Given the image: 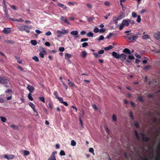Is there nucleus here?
Returning a JSON list of instances; mask_svg holds the SVG:
<instances>
[{
	"label": "nucleus",
	"mask_w": 160,
	"mask_h": 160,
	"mask_svg": "<svg viewBox=\"0 0 160 160\" xmlns=\"http://www.w3.org/2000/svg\"><path fill=\"white\" fill-rule=\"evenodd\" d=\"M154 37L157 40H160V32L157 31L153 35Z\"/></svg>",
	"instance_id": "1a4fd4ad"
},
{
	"label": "nucleus",
	"mask_w": 160,
	"mask_h": 160,
	"mask_svg": "<svg viewBox=\"0 0 160 160\" xmlns=\"http://www.w3.org/2000/svg\"><path fill=\"white\" fill-rule=\"evenodd\" d=\"M86 34V32L84 31H82L80 32V34L81 35H84Z\"/></svg>",
	"instance_id": "e2e57ef3"
},
{
	"label": "nucleus",
	"mask_w": 160,
	"mask_h": 160,
	"mask_svg": "<svg viewBox=\"0 0 160 160\" xmlns=\"http://www.w3.org/2000/svg\"><path fill=\"white\" fill-rule=\"evenodd\" d=\"M88 44L87 42H84L82 44V47H85L88 45Z\"/></svg>",
	"instance_id": "13d9d810"
},
{
	"label": "nucleus",
	"mask_w": 160,
	"mask_h": 160,
	"mask_svg": "<svg viewBox=\"0 0 160 160\" xmlns=\"http://www.w3.org/2000/svg\"><path fill=\"white\" fill-rule=\"evenodd\" d=\"M35 32L38 34H39L42 33V32L38 29H36L35 30Z\"/></svg>",
	"instance_id": "052dcab7"
},
{
	"label": "nucleus",
	"mask_w": 160,
	"mask_h": 160,
	"mask_svg": "<svg viewBox=\"0 0 160 160\" xmlns=\"http://www.w3.org/2000/svg\"><path fill=\"white\" fill-rule=\"evenodd\" d=\"M23 153H24V156L28 155L30 154V152L29 151H27V150H24L23 151Z\"/></svg>",
	"instance_id": "b1692460"
},
{
	"label": "nucleus",
	"mask_w": 160,
	"mask_h": 160,
	"mask_svg": "<svg viewBox=\"0 0 160 160\" xmlns=\"http://www.w3.org/2000/svg\"><path fill=\"white\" fill-rule=\"evenodd\" d=\"M45 35L47 36H49L51 35V32L50 31H48L45 33Z\"/></svg>",
	"instance_id": "bf43d9fd"
},
{
	"label": "nucleus",
	"mask_w": 160,
	"mask_h": 160,
	"mask_svg": "<svg viewBox=\"0 0 160 160\" xmlns=\"http://www.w3.org/2000/svg\"><path fill=\"white\" fill-rule=\"evenodd\" d=\"M138 100H139V101L142 102H144V100L143 98L141 96H139L138 97Z\"/></svg>",
	"instance_id": "37998d69"
},
{
	"label": "nucleus",
	"mask_w": 160,
	"mask_h": 160,
	"mask_svg": "<svg viewBox=\"0 0 160 160\" xmlns=\"http://www.w3.org/2000/svg\"><path fill=\"white\" fill-rule=\"evenodd\" d=\"M70 34L72 36H74V39H76L77 38L79 37L78 35V32L77 30H73L71 32Z\"/></svg>",
	"instance_id": "39448f33"
},
{
	"label": "nucleus",
	"mask_w": 160,
	"mask_h": 160,
	"mask_svg": "<svg viewBox=\"0 0 160 160\" xmlns=\"http://www.w3.org/2000/svg\"><path fill=\"white\" fill-rule=\"evenodd\" d=\"M105 130L106 131V132L108 134H109V130L106 126L105 127Z\"/></svg>",
	"instance_id": "3c124183"
},
{
	"label": "nucleus",
	"mask_w": 160,
	"mask_h": 160,
	"mask_svg": "<svg viewBox=\"0 0 160 160\" xmlns=\"http://www.w3.org/2000/svg\"><path fill=\"white\" fill-rule=\"evenodd\" d=\"M31 43L32 44V45H34V46L36 45L37 44V42L35 40H31Z\"/></svg>",
	"instance_id": "473e14b6"
},
{
	"label": "nucleus",
	"mask_w": 160,
	"mask_h": 160,
	"mask_svg": "<svg viewBox=\"0 0 160 160\" xmlns=\"http://www.w3.org/2000/svg\"><path fill=\"white\" fill-rule=\"evenodd\" d=\"M57 4L58 6H59L60 7L63 8V9H66L67 8V7L63 4L58 2L57 3Z\"/></svg>",
	"instance_id": "2eb2a0df"
},
{
	"label": "nucleus",
	"mask_w": 160,
	"mask_h": 160,
	"mask_svg": "<svg viewBox=\"0 0 160 160\" xmlns=\"http://www.w3.org/2000/svg\"><path fill=\"white\" fill-rule=\"evenodd\" d=\"M89 151L90 152L92 153L93 155L94 154V149L92 148H89Z\"/></svg>",
	"instance_id": "de8ad7c7"
},
{
	"label": "nucleus",
	"mask_w": 160,
	"mask_h": 160,
	"mask_svg": "<svg viewBox=\"0 0 160 160\" xmlns=\"http://www.w3.org/2000/svg\"><path fill=\"white\" fill-rule=\"evenodd\" d=\"M0 83L3 84L5 87H9L11 86L10 83L7 81H0Z\"/></svg>",
	"instance_id": "0eeeda50"
},
{
	"label": "nucleus",
	"mask_w": 160,
	"mask_h": 160,
	"mask_svg": "<svg viewBox=\"0 0 160 160\" xmlns=\"http://www.w3.org/2000/svg\"><path fill=\"white\" fill-rule=\"evenodd\" d=\"M0 118H1V121L2 122H5L7 120L6 118L4 117L1 116L0 117Z\"/></svg>",
	"instance_id": "7c9ffc66"
},
{
	"label": "nucleus",
	"mask_w": 160,
	"mask_h": 160,
	"mask_svg": "<svg viewBox=\"0 0 160 160\" xmlns=\"http://www.w3.org/2000/svg\"><path fill=\"white\" fill-rule=\"evenodd\" d=\"M135 136H136L137 139L138 140H140V137L139 136V134H138V132L136 130H135Z\"/></svg>",
	"instance_id": "6ab92c4d"
},
{
	"label": "nucleus",
	"mask_w": 160,
	"mask_h": 160,
	"mask_svg": "<svg viewBox=\"0 0 160 160\" xmlns=\"http://www.w3.org/2000/svg\"><path fill=\"white\" fill-rule=\"evenodd\" d=\"M4 158L5 159H7L8 160H9V155L8 154H6L4 156Z\"/></svg>",
	"instance_id": "4d7b16f0"
},
{
	"label": "nucleus",
	"mask_w": 160,
	"mask_h": 160,
	"mask_svg": "<svg viewBox=\"0 0 160 160\" xmlns=\"http://www.w3.org/2000/svg\"><path fill=\"white\" fill-rule=\"evenodd\" d=\"M79 113L80 115L82 116L84 115V112L83 110L82 109L80 112H79Z\"/></svg>",
	"instance_id": "864d4df0"
},
{
	"label": "nucleus",
	"mask_w": 160,
	"mask_h": 160,
	"mask_svg": "<svg viewBox=\"0 0 160 160\" xmlns=\"http://www.w3.org/2000/svg\"><path fill=\"white\" fill-rule=\"evenodd\" d=\"M32 26H28L27 25L22 26L18 28V29L21 31H25L26 32H30V29H31Z\"/></svg>",
	"instance_id": "f03ea898"
},
{
	"label": "nucleus",
	"mask_w": 160,
	"mask_h": 160,
	"mask_svg": "<svg viewBox=\"0 0 160 160\" xmlns=\"http://www.w3.org/2000/svg\"><path fill=\"white\" fill-rule=\"evenodd\" d=\"M11 29L10 28H5L2 31L5 34H8L11 32Z\"/></svg>",
	"instance_id": "9d476101"
},
{
	"label": "nucleus",
	"mask_w": 160,
	"mask_h": 160,
	"mask_svg": "<svg viewBox=\"0 0 160 160\" xmlns=\"http://www.w3.org/2000/svg\"><path fill=\"white\" fill-rule=\"evenodd\" d=\"M125 14L124 13V12H122V13L120 15L118 16V18L120 20V19H121L124 18V17H125Z\"/></svg>",
	"instance_id": "f3484780"
},
{
	"label": "nucleus",
	"mask_w": 160,
	"mask_h": 160,
	"mask_svg": "<svg viewBox=\"0 0 160 160\" xmlns=\"http://www.w3.org/2000/svg\"><path fill=\"white\" fill-rule=\"evenodd\" d=\"M59 50L61 52H63L64 50V48L63 47H61L59 48Z\"/></svg>",
	"instance_id": "0e129e2a"
},
{
	"label": "nucleus",
	"mask_w": 160,
	"mask_h": 160,
	"mask_svg": "<svg viewBox=\"0 0 160 160\" xmlns=\"http://www.w3.org/2000/svg\"><path fill=\"white\" fill-rule=\"evenodd\" d=\"M87 36L88 37H92L93 36V34L92 32H88L87 33Z\"/></svg>",
	"instance_id": "a878e982"
},
{
	"label": "nucleus",
	"mask_w": 160,
	"mask_h": 160,
	"mask_svg": "<svg viewBox=\"0 0 160 160\" xmlns=\"http://www.w3.org/2000/svg\"><path fill=\"white\" fill-rule=\"evenodd\" d=\"M87 55V53L85 51H83L82 52V53H81V55L83 58H84L86 57Z\"/></svg>",
	"instance_id": "393cba45"
},
{
	"label": "nucleus",
	"mask_w": 160,
	"mask_h": 160,
	"mask_svg": "<svg viewBox=\"0 0 160 160\" xmlns=\"http://www.w3.org/2000/svg\"><path fill=\"white\" fill-rule=\"evenodd\" d=\"M27 88L29 90L30 93L33 92H34L35 89L34 87L33 86L30 85H28V86Z\"/></svg>",
	"instance_id": "9b49d317"
},
{
	"label": "nucleus",
	"mask_w": 160,
	"mask_h": 160,
	"mask_svg": "<svg viewBox=\"0 0 160 160\" xmlns=\"http://www.w3.org/2000/svg\"><path fill=\"white\" fill-rule=\"evenodd\" d=\"M60 155L61 156H64L65 155L64 151L63 150H61L60 152Z\"/></svg>",
	"instance_id": "09e8293b"
},
{
	"label": "nucleus",
	"mask_w": 160,
	"mask_h": 160,
	"mask_svg": "<svg viewBox=\"0 0 160 160\" xmlns=\"http://www.w3.org/2000/svg\"><path fill=\"white\" fill-rule=\"evenodd\" d=\"M39 99L40 101H42L43 103H44L45 102V101L44 99V98L43 96L41 97H39L38 98Z\"/></svg>",
	"instance_id": "bb28decb"
},
{
	"label": "nucleus",
	"mask_w": 160,
	"mask_h": 160,
	"mask_svg": "<svg viewBox=\"0 0 160 160\" xmlns=\"http://www.w3.org/2000/svg\"><path fill=\"white\" fill-rule=\"evenodd\" d=\"M29 105L32 109L34 112H36V110L35 109V106L32 102H30L29 103Z\"/></svg>",
	"instance_id": "4468645a"
},
{
	"label": "nucleus",
	"mask_w": 160,
	"mask_h": 160,
	"mask_svg": "<svg viewBox=\"0 0 160 160\" xmlns=\"http://www.w3.org/2000/svg\"><path fill=\"white\" fill-rule=\"evenodd\" d=\"M32 59L35 61L36 62H38L39 61L38 58L36 56H35L32 58Z\"/></svg>",
	"instance_id": "2f4dec72"
},
{
	"label": "nucleus",
	"mask_w": 160,
	"mask_h": 160,
	"mask_svg": "<svg viewBox=\"0 0 160 160\" xmlns=\"http://www.w3.org/2000/svg\"><path fill=\"white\" fill-rule=\"evenodd\" d=\"M53 95L55 96L56 98L57 99L58 98V93L57 91H55L53 93Z\"/></svg>",
	"instance_id": "a18cd8bd"
},
{
	"label": "nucleus",
	"mask_w": 160,
	"mask_h": 160,
	"mask_svg": "<svg viewBox=\"0 0 160 160\" xmlns=\"http://www.w3.org/2000/svg\"><path fill=\"white\" fill-rule=\"evenodd\" d=\"M104 39V36L103 35H101L99 36V38L98 39V40L99 41H101Z\"/></svg>",
	"instance_id": "c03bdc74"
},
{
	"label": "nucleus",
	"mask_w": 160,
	"mask_h": 160,
	"mask_svg": "<svg viewBox=\"0 0 160 160\" xmlns=\"http://www.w3.org/2000/svg\"><path fill=\"white\" fill-rule=\"evenodd\" d=\"M147 12V10L145 9H143L141 10L140 11V13L141 14H144Z\"/></svg>",
	"instance_id": "72a5a7b5"
},
{
	"label": "nucleus",
	"mask_w": 160,
	"mask_h": 160,
	"mask_svg": "<svg viewBox=\"0 0 160 160\" xmlns=\"http://www.w3.org/2000/svg\"><path fill=\"white\" fill-rule=\"evenodd\" d=\"M141 21V16L140 15H138V16L137 19L136 20V21L138 23H140Z\"/></svg>",
	"instance_id": "e433bc0d"
},
{
	"label": "nucleus",
	"mask_w": 160,
	"mask_h": 160,
	"mask_svg": "<svg viewBox=\"0 0 160 160\" xmlns=\"http://www.w3.org/2000/svg\"><path fill=\"white\" fill-rule=\"evenodd\" d=\"M40 52L39 53L40 57L41 58H43L44 57V55L46 53V51L45 49L43 48L40 49Z\"/></svg>",
	"instance_id": "423d86ee"
},
{
	"label": "nucleus",
	"mask_w": 160,
	"mask_h": 160,
	"mask_svg": "<svg viewBox=\"0 0 160 160\" xmlns=\"http://www.w3.org/2000/svg\"><path fill=\"white\" fill-rule=\"evenodd\" d=\"M99 31V29L97 27L93 29V32L96 33L98 32Z\"/></svg>",
	"instance_id": "49530a36"
},
{
	"label": "nucleus",
	"mask_w": 160,
	"mask_h": 160,
	"mask_svg": "<svg viewBox=\"0 0 160 160\" xmlns=\"http://www.w3.org/2000/svg\"><path fill=\"white\" fill-rule=\"evenodd\" d=\"M104 53L103 50H101L98 52V53L99 54H102Z\"/></svg>",
	"instance_id": "774afa93"
},
{
	"label": "nucleus",
	"mask_w": 160,
	"mask_h": 160,
	"mask_svg": "<svg viewBox=\"0 0 160 160\" xmlns=\"http://www.w3.org/2000/svg\"><path fill=\"white\" fill-rule=\"evenodd\" d=\"M117 120V118L116 115L115 114H113L112 116V121L116 122Z\"/></svg>",
	"instance_id": "aec40b11"
},
{
	"label": "nucleus",
	"mask_w": 160,
	"mask_h": 160,
	"mask_svg": "<svg viewBox=\"0 0 160 160\" xmlns=\"http://www.w3.org/2000/svg\"><path fill=\"white\" fill-rule=\"evenodd\" d=\"M104 4L105 6L108 7L110 6L111 4L110 2L107 1H105Z\"/></svg>",
	"instance_id": "f704fd0d"
},
{
	"label": "nucleus",
	"mask_w": 160,
	"mask_h": 160,
	"mask_svg": "<svg viewBox=\"0 0 160 160\" xmlns=\"http://www.w3.org/2000/svg\"><path fill=\"white\" fill-rule=\"evenodd\" d=\"M93 54L94 57L96 58H98L100 57V55L97 53H93Z\"/></svg>",
	"instance_id": "ea45409f"
},
{
	"label": "nucleus",
	"mask_w": 160,
	"mask_h": 160,
	"mask_svg": "<svg viewBox=\"0 0 160 160\" xmlns=\"http://www.w3.org/2000/svg\"><path fill=\"white\" fill-rule=\"evenodd\" d=\"M113 20L115 22V24L116 25H118V20H119V18H117L116 17H114L113 18Z\"/></svg>",
	"instance_id": "4be33fe9"
},
{
	"label": "nucleus",
	"mask_w": 160,
	"mask_h": 160,
	"mask_svg": "<svg viewBox=\"0 0 160 160\" xmlns=\"http://www.w3.org/2000/svg\"><path fill=\"white\" fill-rule=\"evenodd\" d=\"M71 55L68 53H66L65 54V58L66 59H68L71 57Z\"/></svg>",
	"instance_id": "a211bd4d"
},
{
	"label": "nucleus",
	"mask_w": 160,
	"mask_h": 160,
	"mask_svg": "<svg viewBox=\"0 0 160 160\" xmlns=\"http://www.w3.org/2000/svg\"><path fill=\"white\" fill-rule=\"evenodd\" d=\"M138 36L137 35H134L132 37H131V42H132L133 41H134L138 38Z\"/></svg>",
	"instance_id": "cd10ccee"
},
{
	"label": "nucleus",
	"mask_w": 160,
	"mask_h": 160,
	"mask_svg": "<svg viewBox=\"0 0 160 160\" xmlns=\"http://www.w3.org/2000/svg\"><path fill=\"white\" fill-rule=\"evenodd\" d=\"M120 55L115 52H112V55L116 58H119Z\"/></svg>",
	"instance_id": "ddd939ff"
},
{
	"label": "nucleus",
	"mask_w": 160,
	"mask_h": 160,
	"mask_svg": "<svg viewBox=\"0 0 160 160\" xmlns=\"http://www.w3.org/2000/svg\"><path fill=\"white\" fill-rule=\"evenodd\" d=\"M68 85L69 86L71 87H73L74 86V84L71 81H68Z\"/></svg>",
	"instance_id": "c85d7f7f"
},
{
	"label": "nucleus",
	"mask_w": 160,
	"mask_h": 160,
	"mask_svg": "<svg viewBox=\"0 0 160 160\" xmlns=\"http://www.w3.org/2000/svg\"><path fill=\"white\" fill-rule=\"evenodd\" d=\"M150 65H148V66H147L146 67H145L144 68V69L146 70H148L150 68Z\"/></svg>",
	"instance_id": "69168bd1"
},
{
	"label": "nucleus",
	"mask_w": 160,
	"mask_h": 160,
	"mask_svg": "<svg viewBox=\"0 0 160 160\" xmlns=\"http://www.w3.org/2000/svg\"><path fill=\"white\" fill-rule=\"evenodd\" d=\"M123 52L129 54H130L131 53L130 51L127 48L124 49L123 50Z\"/></svg>",
	"instance_id": "dca6fc26"
},
{
	"label": "nucleus",
	"mask_w": 160,
	"mask_h": 160,
	"mask_svg": "<svg viewBox=\"0 0 160 160\" xmlns=\"http://www.w3.org/2000/svg\"><path fill=\"white\" fill-rule=\"evenodd\" d=\"M28 98L30 100L32 101L33 100V98L31 96V93L28 94Z\"/></svg>",
	"instance_id": "c9c22d12"
},
{
	"label": "nucleus",
	"mask_w": 160,
	"mask_h": 160,
	"mask_svg": "<svg viewBox=\"0 0 160 160\" xmlns=\"http://www.w3.org/2000/svg\"><path fill=\"white\" fill-rule=\"evenodd\" d=\"M142 38L144 39H147L150 38L149 35H145L142 36Z\"/></svg>",
	"instance_id": "4c0bfd02"
},
{
	"label": "nucleus",
	"mask_w": 160,
	"mask_h": 160,
	"mask_svg": "<svg viewBox=\"0 0 160 160\" xmlns=\"http://www.w3.org/2000/svg\"><path fill=\"white\" fill-rule=\"evenodd\" d=\"M76 142L73 140H72L71 141V145L73 146H75L76 145Z\"/></svg>",
	"instance_id": "a19ab883"
},
{
	"label": "nucleus",
	"mask_w": 160,
	"mask_h": 160,
	"mask_svg": "<svg viewBox=\"0 0 160 160\" xmlns=\"http://www.w3.org/2000/svg\"><path fill=\"white\" fill-rule=\"evenodd\" d=\"M69 30L68 29H62L61 30H58L57 31L56 33L58 34H60L61 35H65L68 33Z\"/></svg>",
	"instance_id": "7ed1b4c3"
},
{
	"label": "nucleus",
	"mask_w": 160,
	"mask_h": 160,
	"mask_svg": "<svg viewBox=\"0 0 160 160\" xmlns=\"http://www.w3.org/2000/svg\"><path fill=\"white\" fill-rule=\"evenodd\" d=\"M88 40V39L87 38H82L81 40V42H83L85 41H87Z\"/></svg>",
	"instance_id": "6e6d98bb"
},
{
	"label": "nucleus",
	"mask_w": 160,
	"mask_h": 160,
	"mask_svg": "<svg viewBox=\"0 0 160 160\" xmlns=\"http://www.w3.org/2000/svg\"><path fill=\"white\" fill-rule=\"evenodd\" d=\"M132 17L134 18H136L137 16V14L135 12H132Z\"/></svg>",
	"instance_id": "58836bf2"
},
{
	"label": "nucleus",
	"mask_w": 160,
	"mask_h": 160,
	"mask_svg": "<svg viewBox=\"0 0 160 160\" xmlns=\"http://www.w3.org/2000/svg\"><path fill=\"white\" fill-rule=\"evenodd\" d=\"M127 56L124 54H121L120 55L119 58L122 61H125L127 58Z\"/></svg>",
	"instance_id": "f8f14e48"
},
{
	"label": "nucleus",
	"mask_w": 160,
	"mask_h": 160,
	"mask_svg": "<svg viewBox=\"0 0 160 160\" xmlns=\"http://www.w3.org/2000/svg\"><path fill=\"white\" fill-rule=\"evenodd\" d=\"M113 48V47L112 46V45H109L108 47H105L104 48V49L105 50V51H108V50H109L111 49H112V48Z\"/></svg>",
	"instance_id": "412c9836"
},
{
	"label": "nucleus",
	"mask_w": 160,
	"mask_h": 160,
	"mask_svg": "<svg viewBox=\"0 0 160 160\" xmlns=\"http://www.w3.org/2000/svg\"><path fill=\"white\" fill-rule=\"evenodd\" d=\"M124 37L126 39L129 40L131 41V37L128 36H124Z\"/></svg>",
	"instance_id": "680f3d73"
},
{
	"label": "nucleus",
	"mask_w": 160,
	"mask_h": 160,
	"mask_svg": "<svg viewBox=\"0 0 160 160\" xmlns=\"http://www.w3.org/2000/svg\"><path fill=\"white\" fill-rule=\"evenodd\" d=\"M134 125L137 128H139V124L138 123L137 121H135L134 122Z\"/></svg>",
	"instance_id": "c756f323"
},
{
	"label": "nucleus",
	"mask_w": 160,
	"mask_h": 160,
	"mask_svg": "<svg viewBox=\"0 0 160 160\" xmlns=\"http://www.w3.org/2000/svg\"><path fill=\"white\" fill-rule=\"evenodd\" d=\"M58 99L59 101L61 103H62L63 101V99L62 98H60V97H58V98H57Z\"/></svg>",
	"instance_id": "603ef678"
},
{
	"label": "nucleus",
	"mask_w": 160,
	"mask_h": 160,
	"mask_svg": "<svg viewBox=\"0 0 160 160\" xmlns=\"http://www.w3.org/2000/svg\"><path fill=\"white\" fill-rule=\"evenodd\" d=\"M105 30H106V29L105 28H104L100 29V30H99V31L101 32H104L105 31Z\"/></svg>",
	"instance_id": "338daca9"
},
{
	"label": "nucleus",
	"mask_w": 160,
	"mask_h": 160,
	"mask_svg": "<svg viewBox=\"0 0 160 160\" xmlns=\"http://www.w3.org/2000/svg\"><path fill=\"white\" fill-rule=\"evenodd\" d=\"M128 59L130 60H133L134 58V57L133 55H130L128 56Z\"/></svg>",
	"instance_id": "79ce46f5"
},
{
	"label": "nucleus",
	"mask_w": 160,
	"mask_h": 160,
	"mask_svg": "<svg viewBox=\"0 0 160 160\" xmlns=\"http://www.w3.org/2000/svg\"><path fill=\"white\" fill-rule=\"evenodd\" d=\"M149 140V138L147 137H145V136L142 138V140L144 142H148Z\"/></svg>",
	"instance_id": "5701e85b"
},
{
	"label": "nucleus",
	"mask_w": 160,
	"mask_h": 160,
	"mask_svg": "<svg viewBox=\"0 0 160 160\" xmlns=\"http://www.w3.org/2000/svg\"><path fill=\"white\" fill-rule=\"evenodd\" d=\"M60 20L62 22L65 23L67 24H70V22L68 20L67 18L62 16H60Z\"/></svg>",
	"instance_id": "20e7f679"
},
{
	"label": "nucleus",
	"mask_w": 160,
	"mask_h": 160,
	"mask_svg": "<svg viewBox=\"0 0 160 160\" xmlns=\"http://www.w3.org/2000/svg\"><path fill=\"white\" fill-rule=\"evenodd\" d=\"M9 160L12 159L14 158V156L13 155H9Z\"/></svg>",
	"instance_id": "5fc2aeb1"
},
{
	"label": "nucleus",
	"mask_w": 160,
	"mask_h": 160,
	"mask_svg": "<svg viewBox=\"0 0 160 160\" xmlns=\"http://www.w3.org/2000/svg\"><path fill=\"white\" fill-rule=\"evenodd\" d=\"M130 21L131 20L129 19L123 20L121 23L118 25L117 27H118L119 30H121L123 29L125 26H128Z\"/></svg>",
	"instance_id": "f257e3e1"
},
{
	"label": "nucleus",
	"mask_w": 160,
	"mask_h": 160,
	"mask_svg": "<svg viewBox=\"0 0 160 160\" xmlns=\"http://www.w3.org/2000/svg\"><path fill=\"white\" fill-rule=\"evenodd\" d=\"M10 127L12 128L15 129H17L18 128V127L15 125L14 124L10 126Z\"/></svg>",
	"instance_id": "8fccbe9b"
},
{
	"label": "nucleus",
	"mask_w": 160,
	"mask_h": 160,
	"mask_svg": "<svg viewBox=\"0 0 160 160\" xmlns=\"http://www.w3.org/2000/svg\"><path fill=\"white\" fill-rule=\"evenodd\" d=\"M57 153V152H53L51 156L48 158V160H56L55 154Z\"/></svg>",
	"instance_id": "6e6552de"
}]
</instances>
